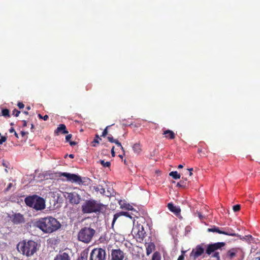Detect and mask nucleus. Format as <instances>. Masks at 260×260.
<instances>
[{
  "label": "nucleus",
  "instance_id": "obj_19",
  "mask_svg": "<svg viewBox=\"0 0 260 260\" xmlns=\"http://www.w3.org/2000/svg\"><path fill=\"white\" fill-rule=\"evenodd\" d=\"M162 135L165 136V138L170 140H173L175 138L174 132L170 129L164 130Z\"/></svg>",
  "mask_w": 260,
  "mask_h": 260
},
{
  "label": "nucleus",
  "instance_id": "obj_55",
  "mask_svg": "<svg viewBox=\"0 0 260 260\" xmlns=\"http://www.w3.org/2000/svg\"><path fill=\"white\" fill-rule=\"evenodd\" d=\"M34 128V125L33 124H31V129H33Z\"/></svg>",
  "mask_w": 260,
  "mask_h": 260
},
{
  "label": "nucleus",
  "instance_id": "obj_29",
  "mask_svg": "<svg viewBox=\"0 0 260 260\" xmlns=\"http://www.w3.org/2000/svg\"><path fill=\"white\" fill-rule=\"evenodd\" d=\"M99 139L101 140V139L99 137V135L98 134H96L95 135V138L93 140V141L92 142V146L95 147L96 146L95 143H97V144L99 143Z\"/></svg>",
  "mask_w": 260,
  "mask_h": 260
},
{
  "label": "nucleus",
  "instance_id": "obj_52",
  "mask_svg": "<svg viewBox=\"0 0 260 260\" xmlns=\"http://www.w3.org/2000/svg\"><path fill=\"white\" fill-rule=\"evenodd\" d=\"M183 168V165H179L178 167V169H181V168Z\"/></svg>",
  "mask_w": 260,
  "mask_h": 260
},
{
  "label": "nucleus",
  "instance_id": "obj_61",
  "mask_svg": "<svg viewBox=\"0 0 260 260\" xmlns=\"http://www.w3.org/2000/svg\"><path fill=\"white\" fill-rule=\"evenodd\" d=\"M10 125H12V126L14 125V123L12 122V123H10Z\"/></svg>",
  "mask_w": 260,
  "mask_h": 260
},
{
  "label": "nucleus",
  "instance_id": "obj_7",
  "mask_svg": "<svg viewBox=\"0 0 260 260\" xmlns=\"http://www.w3.org/2000/svg\"><path fill=\"white\" fill-rule=\"evenodd\" d=\"M73 257L71 249L66 248L60 250L55 256L54 260H72Z\"/></svg>",
  "mask_w": 260,
  "mask_h": 260
},
{
  "label": "nucleus",
  "instance_id": "obj_56",
  "mask_svg": "<svg viewBox=\"0 0 260 260\" xmlns=\"http://www.w3.org/2000/svg\"><path fill=\"white\" fill-rule=\"evenodd\" d=\"M23 113L26 114V115H28V112L27 111H24Z\"/></svg>",
  "mask_w": 260,
  "mask_h": 260
},
{
  "label": "nucleus",
  "instance_id": "obj_38",
  "mask_svg": "<svg viewBox=\"0 0 260 260\" xmlns=\"http://www.w3.org/2000/svg\"><path fill=\"white\" fill-rule=\"evenodd\" d=\"M6 140L7 138L6 137H2L0 139V144H2Z\"/></svg>",
  "mask_w": 260,
  "mask_h": 260
},
{
  "label": "nucleus",
  "instance_id": "obj_53",
  "mask_svg": "<svg viewBox=\"0 0 260 260\" xmlns=\"http://www.w3.org/2000/svg\"><path fill=\"white\" fill-rule=\"evenodd\" d=\"M38 117H39L40 119H42V118H43V116H42L41 114H38Z\"/></svg>",
  "mask_w": 260,
  "mask_h": 260
},
{
  "label": "nucleus",
  "instance_id": "obj_46",
  "mask_svg": "<svg viewBox=\"0 0 260 260\" xmlns=\"http://www.w3.org/2000/svg\"><path fill=\"white\" fill-rule=\"evenodd\" d=\"M23 127H25L27 126V121L26 120H23Z\"/></svg>",
  "mask_w": 260,
  "mask_h": 260
},
{
  "label": "nucleus",
  "instance_id": "obj_43",
  "mask_svg": "<svg viewBox=\"0 0 260 260\" xmlns=\"http://www.w3.org/2000/svg\"><path fill=\"white\" fill-rule=\"evenodd\" d=\"M49 117L47 115H45V116H43L42 119H43L45 121H46L48 119Z\"/></svg>",
  "mask_w": 260,
  "mask_h": 260
},
{
  "label": "nucleus",
  "instance_id": "obj_48",
  "mask_svg": "<svg viewBox=\"0 0 260 260\" xmlns=\"http://www.w3.org/2000/svg\"><path fill=\"white\" fill-rule=\"evenodd\" d=\"M15 132V129H14V128L13 127H11L10 129H9V132L10 133H14Z\"/></svg>",
  "mask_w": 260,
  "mask_h": 260
},
{
  "label": "nucleus",
  "instance_id": "obj_12",
  "mask_svg": "<svg viewBox=\"0 0 260 260\" xmlns=\"http://www.w3.org/2000/svg\"><path fill=\"white\" fill-rule=\"evenodd\" d=\"M207 232H216L221 234H224L228 236H232L235 237H238L239 235L233 232V230H229L227 232L222 231L220 230L219 228L215 225L212 226L211 228H208L207 229Z\"/></svg>",
  "mask_w": 260,
  "mask_h": 260
},
{
  "label": "nucleus",
  "instance_id": "obj_51",
  "mask_svg": "<svg viewBox=\"0 0 260 260\" xmlns=\"http://www.w3.org/2000/svg\"><path fill=\"white\" fill-rule=\"evenodd\" d=\"M14 133V135H15V136L17 138H19V137H18V134H17L16 132H15Z\"/></svg>",
  "mask_w": 260,
  "mask_h": 260
},
{
  "label": "nucleus",
  "instance_id": "obj_42",
  "mask_svg": "<svg viewBox=\"0 0 260 260\" xmlns=\"http://www.w3.org/2000/svg\"><path fill=\"white\" fill-rule=\"evenodd\" d=\"M12 186V183H10L8 184V185L7 188H6V190H7V191L9 190L11 188Z\"/></svg>",
  "mask_w": 260,
  "mask_h": 260
},
{
  "label": "nucleus",
  "instance_id": "obj_59",
  "mask_svg": "<svg viewBox=\"0 0 260 260\" xmlns=\"http://www.w3.org/2000/svg\"><path fill=\"white\" fill-rule=\"evenodd\" d=\"M198 151L199 153H200V152H201L202 150H201V149H199Z\"/></svg>",
  "mask_w": 260,
  "mask_h": 260
},
{
  "label": "nucleus",
  "instance_id": "obj_5",
  "mask_svg": "<svg viewBox=\"0 0 260 260\" xmlns=\"http://www.w3.org/2000/svg\"><path fill=\"white\" fill-rule=\"evenodd\" d=\"M95 234V231L93 229L84 227L79 231L77 239L80 242L88 244L91 241Z\"/></svg>",
  "mask_w": 260,
  "mask_h": 260
},
{
  "label": "nucleus",
  "instance_id": "obj_8",
  "mask_svg": "<svg viewBox=\"0 0 260 260\" xmlns=\"http://www.w3.org/2000/svg\"><path fill=\"white\" fill-rule=\"evenodd\" d=\"M132 233L135 235L137 241L140 242L143 241L146 236V232L144 227L140 224H137L133 229Z\"/></svg>",
  "mask_w": 260,
  "mask_h": 260
},
{
  "label": "nucleus",
  "instance_id": "obj_18",
  "mask_svg": "<svg viewBox=\"0 0 260 260\" xmlns=\"http://www.w3.org/2000/svg\"><path fill=\"white\" fill-rule=\"evenodd\" d=\"M59 133H61L62 134H66L69 133L67 130L66 126L64 124H59L54 131V134L56 135H58Z\"/></svg>",
  "mask_w": 260,
  "mask_h": 260
},
{
  "label": "nucleus",
  "instance_id": "obj_36",
  "mask_svg": "<svg viewBox=\"0 0 260 260\" xmlns=\"http://www.w3.org/2000/svg\"><path fill=\"white\" fill-rule=\"evenodd\" d=\"M114 143H115L118 146L120 147L121 149L124 151V148L123 147H122V146L121 145V144L120 142H119L117 140H116L115 141V142H114Z\"/></svg>",
  "mask_w": 260,
  "mask_h": 260
},
{
  "label": "nucleus",
  "instance_id": "obj_23",
  "mask_svg": "<svg viewBox=\"0 0 260 260\" xmlns=\"http://www.w3.org/2000/svg\"><path fill=\"white\" fill-rule=\"evenodd\" d=\"M188 182L187 181V179L182 178V180L177 183V186L182 188H185L188 186Z\"/></svg>",
  "mask_w": 260,
  "mask_h": 260
},
{
  "label": "nucleus",
  "instance_id": "obj_60",
  "mask_svg": "<svg viewBox=\"0 0 260 260\" xmlns=\"http://www.w3.org/2000/svg\"><path fill=\"white\" fill-rule=\"evenodd\" d=\"M119 156L120 157H121V158H122V157H123V156H122V155H119Z\"/></svg>",
  "mask_w": 260,
  "mask_h": 260
},
{
  "label": "nucleus",
  "instance_id": "obj_3",
  "mask_svg": "<svg viewBox=\"0 0 260 260\" xmlns=\"http://www.w3.org/2000/svg\"><path fill=\"white\" fill-rule=\"evenodd\" d=\"M103 205L94 200H86L82 205L81 209L83 213L100 212L103 209Z\"/></svg>",
  "mask_w": 260,
  "mask_h": 260
},
{
  "label": "nucleus",
  "instance_id": "obj_26",
  "mask_svg": "<svg viewBox=\"0 0 260 260\" xmlns=\"http://www.w3.org/2000/svg\"><path fill=\"white\" fill-rule=\"evenodd\" d=\"M120 206L122 209H125L128 210H134V208H133L132 206H131L129 204H126V203H123L122 204H120Z\"/></svg>",
  "mask_w": 260,
  "mask_h": 260
},
{
  "label": "nucleus",
  "instance_id": "obj_21",
  "mask_svg": "<svg viewBox=\"0 0 260 260\" xmlns=\"http://www.w3.org/2000/svg\"><path fill=\"white\" fill-rule=\"evenodd\" d=\"M155 245L153 243L150 242L147 244L146 246V254L147 255H149L151 254L152 251L155 249Z\"/></svg>",
  "mask_w": 260,
  "mask_h": 260
},
{
  "label": "nucleus",
  "instance_id": "obj_25",
  "mask_svg": "<svg viewBox=\"0 0 260 260\" xmlns=\"http://www.w3.org/2000/svg\"><path fill=\"white\" fill-rule=\"evenodd\" d=\"M169 175L175 179H178L180 178V175L177 171H172L169 173Z\"/></svg>",
  "mask_w": 260,
  "mask_h": 260
},
{
  "label": "nucleus",
  "instance_id": "obj_13",
  "mask_svg": "<svg viewBox=\"0 0 260 260\" xmlns=\"http://www.w3.org/2000/svg\"><path fill=\"white\" fill-rule=\"evenodd\" d=\"M225 245L224 242H217L214 244H209L206 250V252L208 255H210L216 250L220 249Z\"/></svg>",
  "mask_w": 260,
  "mask_h": 260
},
{
  "label": "nucleus",
  "instance_id": "obj_15",
  "mask_svg": "<svg viewBox=\"0 0 260 260\" xmlns=\"http://www.w3.org/2000/svg\"><path fill=\"white\" fill-rule=\"evenodd\" d=\"M240 250L239 248H233L229 250L225 254V258L229 260H232L235 258L237 254L238 251Z\"/></svg>",
  "mask_w": 260,
  "mask_h": 260
},
{
  "label": "nucleus",
  "instance_id": "obj_28",
  "mask_svg": "<svg viewBox=\"0 0 260 260\" xmlns=\"http://www.w3.org/2000/svg\"><path fill=\"white\" fill-rule=\"evenodd\" d=\"M152 260H160V254L158 252H155L152 255Z\"/></svg>",
  "mask_w": 260,
  "mask_h": 260
},
{
  "label": "nucleus",
  "instance_id": "obj_49",
  "mask_svg": "<svg viewBox=\"0 0 260 260\" xmlns=\"http://www.w3.org/2000/svg\"><path fill=\"white\" fill-rule=\"evenodd\" d=\"M3 166L6 168H8V165L7 164L6 162L3 161Z\"/></svg>",
  "mask_w": 260,
  "mask_h": 260
},
{
  "label": "nucleus",
  "instance_id": "obj_41",
  "mask_svg": "<svg viewBox=\"0 0 260 260\" xmlns=\"http://www.w3.org/2000/svg\"><path fill=\"white\" fill-rule=\"evenodd\" d=\"M111 154L113 157H114L115 155V153L114 152V146H113L111 149Z\"/></svg>",
  "mask_w": 260,
  "mask_h": 260
},
{
  "label": "nucleus",
  "instance_id": "obj_47",
  "mask_svg": "<svg viewBox=\"0 0 260 260\" xmlns=\"http://www.w3.org/2000/svg\"><path fill=\"white\" fill-rule=\"evenodd\" d=\"M77 260H87L85 258H84L83 256H81L78 257Z\"/></svg>",
  "mask_w": 260,
  "mask_h": 260
},
{
  "label": "nucleus",
  "instance_id": "obj_54",
  "mask_svg": "<svg viewBox=\"0 0 260 260\" xmlns=\"http://www.w3.org/2000/svg\"><path fill=\"white\" fill-rule=\"evenodd\" d=\"M105 192V189L102 188H101V193H104Z\"/></svg>",
  "mask_w": 260,
  "mask_h": 260
},
{
  "label": "nucleus",
  "instance_id": "obj_63",
  "mask_svg": "<svg viewBox=\"0 0 260 260\" xmlns=\"http://www.w3.org/2000/svg\"><path fill=\"white\" fill-rule=\"evenodd\" d=\"M68 155V154H66V155L65 156V158L67 157Z\"/></svg>",
  "mask_w": 260,
  "mask_h": 260
},
{
  "label": "nucleus",
  "instance_id": "obj_40",
  "mask_svg": "<svg viewBox=\"0 0 260 260\" xmlns=\"http://www.w3.org/2000/svg\"><path fill=\"white\" fill-rule=\"evenodd\" d=\"M17 106L19 109H22L24 107V105L22 102H18Z\"/></svg>",
  "mask_w": 260,
  "mask_h": 260
},
{
  "label": "nucleus",
  "instance_id": "obj_57",
  "mask_svg": "<svg viewBox=\"0 0 260 260\" xmlns=\"http://www.w3.org/2000/svg\"><path fill=\"white\" fill-rule=\"evenodd\" d=\"M26 109H27V110H29L30 109V106H27V107H26Z\"/></svg>",
  "mask_w": 260,
  "mask_h": 260
},
{
  "label": "nucleus",
  "instance_id": "obj_1",
  "mask_svg": "<svg viewBox=\"0 0 260 260\" xmlns=\"http://www.w3.org/2000/svg\"><path fill=\"white\" fill-rule=\"evenodd\" d=\"M34 225L45 233H52L61 227L60 222L52 216L41 218L36 220Z\"/></svg>",
  "mask_w": 260,
  "mask_h": 260
},
{
  "label": "nucleus",
  "instance_id": "obj_44",
  "mask_svg": "<svg viewBox=\"0 0 260 260\" xmlns=\"http://www.w3.org/2000/svg\"><path fill=\"white\" fill-rule=\"evenodd\" d=\"M188 170L189 171V175L191 176L192 175V171H193V169L190 168L188 169Z\"/></svg>",
  "mask_w": 260,
  "mask_h": 260
},
{
  "label": "nucleus",
  "instance_id": "obj_17",
  "mask_svg": "<svg viewBox=\"0 0 260 260\" xmlns=\"http://www.w3.org/2000/svg\"><path fill=\"white\" fill-rule=\"evenodd\" d=\"M68 198L71 203L78 204L79 203L80 198L77 193H70L68 195Z\"/></svg>",
  "mask_w": 260,
  "mask_h": 260
},
{
  "label": "nucleus",
  "instance_id": "obj_31",
  "mask_svg": "<svg viewBox=\"0 0 260 260\" xmlns=\"http://www.w3.org/2000/svg\"><path fill=\"white\" fill-rule=\"evenodd\" d=\"M113 124H112L111 125L107 126L105 129L103 131L102 134L101 135L102 137H105L108 135V128H109L110 126L113 125Z\"/></svg>",
  "mask_w": 260,
  "mask_h": 260
},
{
  "label": "nucleus",
  "instance_id": "obj_58",
  "mask_svg": "<svg viewBox=\"0 0 260 260\" xmlns=\"http://www.w3.org/2000/svg\"><path fill=\"white\" fill-rule=\"evenodd\" d=\"M254 260H260V257H256Z\"/></svg>",
  "mask_w": 260,
  "mask_h": 260
},
{
  "label": "nucleus",
  "instance_id": "obj_10",
  "mask_svg": "<svg viewBox=\"0 0 260 260\" xmlns=\"http://www.w3.org/2000/svg\"><path fill=\"white\" fill-rule=\"evenodd\" d=\"M125 253L120 248L112 249L110 260H123Z\"/></svg>",
  "mask_w": 260,
  "mask_h": 260
},
{
  "label": "nucleus",
  "instance_id": "obj_20",
  "mask_svg": "<svg viewBox=\"0 0 260 260\" xmlns=\"http://www.w3.org/2000/svg\"><path fill=\"white\" fill-rule=\"evenodd\" d=\"M168 209L172 212L176 214L180 213L181 210L179 208H178L174 205L172 203H170L168 204Z\"/></svg>",
  "mask_w": 260,
  "mask_h": 260
},
{
  "label": "nucleus",
  "instance_id": "obj_35",
  "mask_svg": "<svg viewBox=\"0 0 260 260\" xmlns=\"http://www.w3.org/2000/svg\"><path fill=\"white\" fill-rule=\"evenodd\" d=\"M20 113V111H18V110H17L16 109H14L13 111V114L16 117H18L19 116Z\"/></svg>",
  "mask_w": 260,
  "mask_h": 260
},
{
  "label": "nucleus",
  "instance_id": "obj_33",
  "mask_svg": "<svg viewBox=\"0 0 260 260\" xmlns=\"http://www.w3.org/2000/svg\"><path fill=\"white\" fill-rule=\"evenodd\" d=\"M108 140L111 143H114L116 139H114L111 135H109L107 137Z\"/></svg>",
  "mask_w": 260,
  "mask_h": 260
},
{
  "label": "nucleus",
  "instance_id": "obj_4",
  "mask_svg": "<svg viewBox=\"0 0 260 260\" xmlns=\"http://www.w3.org/2000/svg\"><path fill=\"white\" fill-rule=\"evenodd\" d=\"M24 201L27 206L37 211L43 210L45 208V202L44 199L37 195L27 197Z\"/></svg>",
  "mask_w": 260,
  "mask_h": 260
},
{
  "label": "nucleus",
  "instance_id": "obj_22",
  "mask_svg": "<svg viewBox=\"0 0 260 260\" xmlns=\"http://www.w3.org/2000/svg\"><path fill=\"white\" fill-rule=\"evenodd\" d=\"M133 150L137 154H139L142 151L141 146L139 143H136L133 146Z\"/></svg>",
  "mask_w": 260,
  "mask_h": 260
},
{
  "label": "nucleus",
  "instance_id": "obj_37",
  "mask_svg": "<svg viewBox=\"0 0 260 260\" xmlns=\"http://www.w3.org/2000/svg\"><path fill=\"white\" fill-rule=\"evenodd\" d=\"M212 257L216 258L217 260H220L219 253L218 252H215L212 255Z\"/></svg>",
  "mask_w": 260,
  "mask_h": 260
},
{
  "label": "nucleus",
  "instance_id": "obj_30",
  "mask_svg": "<svg viewBox=\"0 0 260 260\" xmlns=\"http://www.w3.org/2000/svg\"><path fill=\"white\" fill-rule=\"evenodd\" d=\"M100 162L104 167H110L111 165L110 161L105 162L104 160H100Z\"/></svg>",
  "mask_w": 260,
  "mask_h": 260
},
{
  "label": "nucleus",
  "instance_id": "obj_24",
  "mask_svg": "<svg viewBox=\"0 0 260 260\" xmlns=\"http://www.w3.org/2000/svg\"><path fill=\"white\" fill-rule=\"evenodd\" d=\"M72 134H69L68 135H67L66 136V141L67 142H69L70 143V145L72 146H75L77 144V143L76 142H74V141H70V139L72 138Z\"/></svg>",
  "mask_w": 260,
  "mask_h": 260
},
{
  "label": "nucleus",
  "instance_id": "obj_16",
  "mask_svg": "<svg viewBox=\"0 0 260 260\" xmlns=\"http://www.w3.org/2000/svg\"><path fill=\"white\" fill-rule=\"evenodd\" d=\"M122 215L125 216L126 217H128L130 218L131 219H132V218H133L132 216L128 212L122 211V212H120L119 213H117L115 214H114V215L112 223V226H113L114 223L115 222V221H116L117 218Z\"/></svg>",
  "mask_w": 260,
  "mask_h": 260
},
{
  "label": "nucleus",
  "instance_id": "obj_62",
  "mask_svg": "<svg viewBox=\"0 0 260 260\" xmlns=\"http://www.w3.org/2000/svg\"><path fill=\"white\" fill-rule=\"evenodd\" d=\"M5 171L7 173L8 172V170L7 169H5Z\"/></svg>",
  "mask_w": 260,
  "mask_h": 260
},
{
  "label": "nucleus",
  "instance_id": "obj_32",
  "mask_svg": "<svg viewBox=\"0 0 260 260\" xmlns=\"http://www.w3.org/2000/svg\"><path fill=\"white\" fill-rule=\"evenodd\" d=\"M240 207H241L240 205L237 204V205L233 206V209L234 212H238L240 210Z\"/></svg>",
  "mask_w": 260,
  "mask_h": 260
},
{
  "label": "nucleus",
  "instance_id": "obj_6",
  "mask_svg": "<svg viewBox=\"0 0 260 260\" xmlns=\"http://www.w3.org/2000/svg\"><path fill=\"white\" fill-rule=\"evenodd\" d=\"M89 260H106L105 249L101 247L93 249L90 253Z\"/></svg>",
  "mask_w": 260,
  "mask_h": 260
},
{
  "label": "nucleus",
  "instance_id": "obj_64",
  "mask_svg": "<svg viewBox=\"0 0 260 260\" xmlns=\"http://www.w3.org/2000/svg\"><path fill=\"white\" fill-rule=\"evenodd\" d=\"M249 237L251 238L252 236L251 235H249Z\"/></svg>",
  "mask_w": 260,
  "mask_h": 260
},
{
  "label": "nucleus",
  "instance_id": "obj_39",
  "mask_svg": "<svg viewBox=\"0 0 260 260\" xmlns=\"http://www.w3.org/2000/svg\"><path fill=\"white\" fill-rule=\"evenodd\" d=\"M197 214L198 215V216L201 220H203L205 218V217L202 215L201 212H198L197 213Z\"/></svg>",
  "mask_w": 260,
  "mask_h": 260
},
{
  "label": "nucleus",
  "instance_id": "obj_27",
  "mask_svg": "<svg viewBox=\"0 0 260 260\" xmlns=\"http://www.w3.org/2000/svg\"><path fill=\"white\" fill-rule=\"evenodd\" d=\"M2 116H3L5 117H10V111L7 109H4L2 110Z\"/></svg>",
  "mask_w": 260,
  "mask_h": 260
},
{
  "label": "nucleus",
  "instance_id": "obj_45",
  "mask_svg": "<svg viewBox=\"0 0 260 260\" xmlns=\"http://www.w3.org/2000/svg\"><path fill=\"white\" fill-rule=\"evenodd\" d=\"M20 134L22 137H24L26 134H28V133L25 132L24 131H21Z\"/></svg>",
  "mask_w": 260,
  "mask_h": 260
},
{
  "label": "nucleus",
  "instance_id": "obj_50",
  "mask_svg": "<svg viewBox=\"0 0 260 260\" xmlns=\"http://www.w3.org/2000/svg\"><path fill=\"white\" fill-rule=\"evenodd\" d=\"M68 156L69 157H70L71 158H74V156H75V155L73 154H70Z\"/></svg>",
  "mask_w": 260,
  "mask_h": 260
},
{
  "label": "nucleus",
  "instance_id": "obj_2",
  "mask_svg": "<svg viewBox=\"0 0 260 260\" xmlns=\"http://www.w3.org/2000/svg\"><path fill=\"white\" fill-rule=\"evenodd\" d=\"M39 247L40 245L34 240L26 241L23 240L18 243L17 249L23 255L30 257L37 252L39 249Z\"/></svg>",
  "mask_w": 260,
  "mask_h": 260
},
{
  "label": "nucleus",
  "instance_id": "obj_11",
  "mask_svg": "<svg viewBox=\"0 0 260 260\" xmlns=\"http://www.w3.org/2000/svg\"><path fill=\"white\" fill-rule=\"evenodd\" d=\"M204 252V248L203 245H198L194 248L192 249L190 254V257H192L193 259H196L202 255Z\"/></svg>",
  "mask_w": 260,
  "mask_h": 260
},
{
  "label": "nucleus",
  "instance_id": "obj_14",
  "mask_svg": "<svg viewBox=\"0 0 260 260\" xmlns=\"http://www.w3.org/2000/svg\"><path fill=\"white\" fill-rule=\"evenodd\" d=\"M12 222L15 224H19L25 222L24 216L20 213H15L10 216Z\"/></svg>",
  "mask_w": 260,
  "mask_h": 260
},
{
  "label": "nucleus",
  "instance_id": "obj_9",
  "mask_svg": "<svg viewBox=\"0 0 260 260\" xmlns=\"http://www.w3.org/2000/svg\"><path fill=\"white\" fill-rule=\"evenodd\" d=\"M59 176H64L67 178V180L72 183H77L78 184L83 183L81 177L76 174H70L68 173H60Z\"/></svg>",
  "mask_w": 260,
  "mask_h": 260
},
{
  "label": "nucleus",
  "instance_id": "obj_34",
  "mask_svg": "<svg viewBox=\"0 0 260 260\" xmlns=\"http://www.w3.org/2000/svg\"><path fill=\"white\" fill-rule=\"evenodd\" d=\"M186 251H181V254L178 257L177 260H184V254Z\"/></svg>",
  "mask_w": 260,
  "mask_h": 260
}]
</instances>
